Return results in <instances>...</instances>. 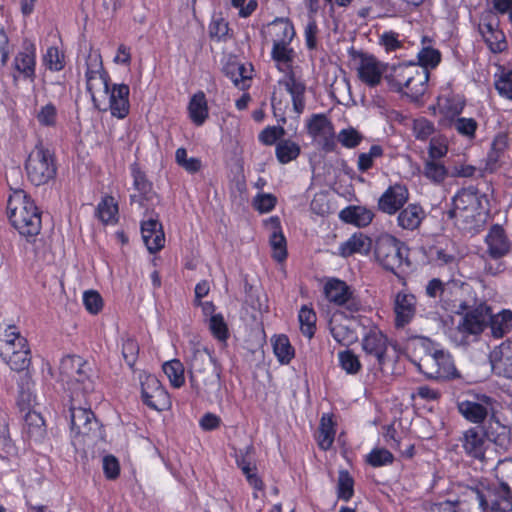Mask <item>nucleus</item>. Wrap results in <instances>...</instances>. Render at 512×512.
Returning <instances> with one entry per match:
<instances>
[{
  "instance_id": "nucleus-1",
  "label": "nucleus",
  "mask_w": 512,
  "mask_h": 512,
  "mask_svg": "<svg viewBox=\"0 0 512 512\" xmlns=\"http://www.w3.org/2000/svg\"><path fill=\"white\" fill-rule=\"evenodd\" d=\"M488 199L475 186L462 188L452 198V207L447 211V217L463 231H472L485 220L488 212Z\"/></svg>"
},
{
  "instance_id": "nucleus-2",
  "label": "nucleus",
  "mask_w": 512,
  "mask_h": 512,
  "mask_svg": "<svg viewBox=\"0 0 512 512\" xmlns=\"http://www.w3.org/2000/svg\"><path fill=\"white\" fill-rule=\"evenodd\" d=\"M7 213L12 226L27 239L41 230V212L34 200L22 189L14 190L7 202Z\"/></svg>"
},
{
  "instance_id": "nucleus-3",
  "label": "nucleus",
  "mask_w": 512,
  "mask_h": 512,
  "mask_svg": "<svg viewBox=\"0 0 512 512\" xmlns=\"http://www.w3.org/2000/svg\"><path fill=\"white\" fill-rule=\"evenodd\" d=\"M386 79L393 91L418 100L426 91L429 70L413 62L400 63L391 67Z\"/></svg>"
},
{
  "instance_id": "nucleus-4",
  "label": "nucleus",
  "mask_w": 512,
  "mask_h": 512,
  "mask_svg": "<svg viewBox=\"0 0 512 512\" xmlns=\"http://www.w3.org/2000/svg\"><path fill=\"white\" fill-rule=\"evenodd\" d=\"M190 382L198 394L210 395L220 390V375L207 349L196 348L190 357Z\"/></svg>"
},
{
  "instance_id": "nucleus-5",
  "label": "nucleus",
  "mask_w": 512,
  "mask_h": 512,
  "mask_svg": "<svg viewBox=\"0 0 512 512\" xmlns=\"http://www.w3.org/2000/svg\"><path fill=\"white\" fill-rule=\"evenodd\" d=\"M94 398L70 399V430L74 438H101L98 420L91 410Z\"/></svg>"
},
{
  "instance_id": "nucleus-6",
  "label": "nucleus",
  "mask_w": 512,
  "mask_h": 512,
  "mask_svg": "<svg viewBox=\"0 0 512 512\" xmlns=\"http://www.w3.org/2000/svg\"><path fill=\"white\" fill-rule=\"evenodd\" d=\"M27 179L35 186L48 184L57 173L54 153L42 143L37 144L25 162Z\"/></svg>"
},
{
  "instance_id": "nucleus-7",
  "label": "nucleus",
  "mask_w": 512,
  "mask_h": 512,
  "mask_svg": "<svg viewBox=\"0 0 512 512\" xmlns=\"http://www.w3.org/2000/svg\"><path fill=\"white\" fill-rule=\"evenodd\" d=\"M5 337L0 341L1 356L12 370L17 372L27 370L31 364L27 340L15 331V327H9Z\"/></svg>"
},
{
  "instance_id": "nucleus-8",
  "label": "nucleus",
  "mask_w": 512,
  "mask_h": 512,
  "mask_svg": "<svg viewBox=\"0 0 512 512\" xmlns=\"http://www.w3.org/2000/svg\"><path fill=\"white\" fill-rule=\"evenodd\" d=\"M375 256L384 269L397 274L404 264L409 265L405 245L391 235H382L376 241Z\"/></svg>"
},
{
  "instance_id": "nucleus-9",
  "label": "nucleus",
  "mask_w": 512,
  "mask_h": 512,
  "mask_svg": "<svg viewBox=\"0 0 512 512\" xmlns=\"http://www.w3.org/2000/svg\"><path fill=\"white\" fill-rule=\"evenodd\" d=\"M491 307L486 302L473 299L471 307L460 314L462 317L455 330L460 334L459 343L466 342L469 336L480 335L488 327Z\"/></svg>"
},
{
  "instance_id": "nucleus-10",
  "label": "nucleus",
  "mask_w": 512,
  "mask_h": 512,
  "mask_svg": "<svg viewBox=\"0 0 512 512\" xmlns=\"http://www.w3.org/2000/svg\"><path fill=\"white\" fill-rule=\"evenodd\" d=\"M86 88L91 95L94 107L100 111H106L107 107L103 105L101 99L96 96V91H103L104 94L109 93V76L103 68L101 55L91 53L86 60Z\"/></svg>"
},
{
  "instance_id": "nucleus-11",
  "label": "nucleus",
  "mask_w": 512,
  "mask_h": 512,
  "mask_svg": "<svg viewBox=\"0 0 512 512\" xmlns=\"http://www.w3.org/2000/svg\"><path fill=\"white\" fill-rule=\"evenodd\" d=\"M471 499L475 500L483 510L491 512L512 511V489L503 485H492L485 490L471 489Z\"/></svg>"
},
{
  "instance_id": "nucleus-12",
  "label": "nucleus",
  "mask_w": 512,
  "mask_h": 512,
  "mask_svg": "<svg viewBox=\"0 0 512 512\" xmlns=\"http://www.w3.org/2000/svg\"><path fill=\"white\" fill-rule=\"evenodd\" d=\"M324 294L329 302L342 307L350 317L362 309V303L354 290L340 279H329L324 285Z\"/></svg>"
},
{
  "instance_id": "nucleus-13",
  "label": "nucleus",
  "mask_w": 512,
  "mask_h": 512,
  "mask_svg": "<svg viewBox=\"0 0 512 512\" xmlns=\"http://www.w3.org/2000/svg\"><path fill=\"white\" fill-rule=\"evenodd\" d=\"M308 134L319 143L326 152H334L337 148L334 125L325 114H314L307 123Z\"/></svg>"
},
{
  "instance_id": "nucleus-14",
  "label": "nucleus",
  "mask_w": 512,
  "mask_h": 512,
  "mask_svg": "<svg viewBox=\"0 0 512 512\" xmlns=\"http://www.w3.org/2000/svg\"><path fill=\"white\" fill-rule=\"evenodd\" d=\"M419 368L429 379L446 380L459 377L450 355L443 351H436L424 358Z\"/></svg>"
},
{
  "instance_id": "nucleus-15",
  "label": "nucleus",
  "mask_w": 512,
  "mask_h": 512,
  "mask_svg": "<svg viewBox=\"0 0 512 512\" xmlns=\"http://www.w3.org/2000/svg\"><path fill=\"white\" fill-rule=\"evenodd\" d=\"M472 288L468 284H458L454 281L448 282L445 295L441 304L447 311L455 314H462L465 309L473 304Z\"/></svg>"
},
{
  "instance_id": "nucleus-16",
  "label": "nucleus",
  "mask_w": 512,
  "mask_h": 512,
  "mask_svg": "<svg viewBox=\"0 0 512 512\" xmlns=\"http://www.w3.org/2000/svg\"><path fill=\"white\" fill-rule=\"evenodd\" d=\"M461 447L465 454L474 460H478L483 465H492L489 458L486 457V438L484 431L481 432L478 427H471L464 432L459 439Z\"/></svg>"
},
{
  "instance_id": "nucleus-17",
  "label": "nucleus",
  "mask_w": 512,
  "mask_h": 512,
  "mask_svg": "<svg viewBox=\"0 0 512 512\" xmlns=\"http://www.w3.org/2000/svg\"><path fill=\"white\" fill-rule=\"evenodd\" d=\"M143 402L150 408L161 411L168 402V396L160 381L154 375L141 377Z\"/></svg>"
},
{
  "instance_id": "nucleus-18",
  "label": "nucleus",
  "mask_w": 512,
  "mask_h": 512,
  "mask_svg": "<svg viewBox=\"0 0 512 512\" xmlns=\"http://www.w3.org/2000/svg\"><path fill=\"white\" fill-rule=\"evenodd\" d=\"M484 42L493 53H500L507 48L505 34L499 29V21L493 16H488L478 26Z\"/></svg>"
},
{
  "instance_id": "nucleus-19",
  "label": "nucleus",
  "mask_w": 512,
  "mask_h": 512,
  "mask_svg": "<svg viewBox=\"0 0 512 512\" xmlns=\"http://www.w3.org/2000/svg\"><path fill=\"white\" fill-rule=\"evenodd\" d=\"M387 348L388 339L381 331L372 330L362 339V349L366 356L373 358L374 365L381 370L386 363Z\"/></svg>"
},
{
  "instance_id": "nucleus-20",
  "label": "nucleus",
  "mask_w": 512,
  "mask_h": 512,
  "mask_svg": "<svg viewBox=\"0 0 512 512\" xmlns=\"http://www.w3.org/2000/svg\"><path fill=\"white\" fill-rule=\"evenodd\" d=\"M135 193L130 195L131 204L138 207H149L159 203V198L152 189V183L149 182L145 174L139 169H133Z\"/></svg>"
},
{
  "instance_id": "nucleus-21",
  "label": "nucleus",
  "mask_w": 512,
  "mask_h": 512,
  "mask_svg": "<svg viewBox=\"0 0 512 512\" xmlns=\"http://www.w3.org/2000/svg\"><path fill=\"white\" fill-rule=\"evenodd\" d=\"M485 438L493 443L497 451L506 453L512 446V432L510 428L503 425L496 417L492 416L483 427Z\"/></svg>"
},
{
  "instance_id": "nucleus-22",
  "label": "nucleus",
  "mask_w": 512,
  "mask_h": 512,
  "mask_svg": "<svg viewBox=\"0 0 512 512\" xmlns=\"http://www.w3.org/2000/svg\"><path fill=\"white\" fill-rule=\"evenodd\" d=\"M493 400L488 396H482L479 402L464 400L457 403L459 413L469 422L481 424L492 410Z\"/></svg>"
},
{
  "instance_id": "nucleus-23",
  "label": "nucleus",
  "mask_w": 512,
  "mask_h": 512,
  "mask_svg": "<svg viewBox=\"0 0 512 512\" xmlns=\"http://www.w3.org/2000/svg\"><path fill=\"white\" fill-rule=\"evenodd\" d=\"M409 199L408 189L401 184L390 186L379 198L380 211L392 215L399 211Z\"/></svg>"
},
{
  "instance_id": "nucleus-24",
  "label": "nucleus",
  "mask_w": 512,
  "mask_h": 512,
  "mask_svg": "<svg viewBox=\"0 0 512 512\" xmlns=\"http://www.w3.org/2000/svg\"><path fill=\"white\" fill-rule=\"evenodd\" d=\"M393 310L395 325L402 328L414 317L416 313V298L413 294L400 291L394 297Z\"/></svg>"
},
{
  "instance_id": "nucleus-25",
  "label": "nucleus",
  "mask_w": 512,
  "mask_h": 512,
  "mask_svg": "<svg viewBox=\"0 0 512 512\" xmlns=\"http://www.w3.org/2000/svg\"><path fill=\"white\" fill-rule=\"evenodd\" d=\"M97 378L96 372L92 366V364H88L87 367L82 371L81 376L75 380V383H72L68 386V390L70 391V399H83V398H94L95 397V379Z\"/></svg>"
},
{
  "instance_id": "nucleus-26",
  "label": "nucleus",
  "mask_w": 512,
  "mask_h": 512,
  "mask_svg": "<svg viewBox=\"0 0 512 512\" xmlns=\"http://www.w3.org/2000/svg\"><path fill=\"white\" fill-rule=\"evenodd\" d=\"M129 86L126 84H114L109 88V105L107 106L104 101L103 105L109 108L111 114L119 119L125 118L129 114Z\"/></svg>"
},
{
  "instance_id": "nucleus-27",
  "label": "nucleus",
  "mask_w": 512,
  "mask_h": 512,
  "mask_svg": "<svg viewBox=\"0 0 512 512\" xmlns=\"http://www.w3.org/2000/svg\"><path fill=\"white\" fill-rule=\"evenodd\" d=\"M487 253L493 259H500L507 255L511 248V243L500 225H493L485 237Z\"/></svg>"
},
{
  "instance_id": "nucleus-28",
  "label": "nucleus",
  "mask_w": 512,
  "mask_h": 512,
  "mask_svg": "<svg viewBox=\"0 0 512 512\" xmlns=\"http://www.w3.org/2000/svg\"><path fill=\"white\" fill-rule=\"evenodd\" d=\"M351 324L352 321L344 317L343 313L334 314L330 320V332L341 345L349 346L357 341V333Z\"/></svg>"
},
{
  "instance_id": "nucleus-29",
  "label": "nucleus",
  "mask_w": 512,
  "mask_h": 512,
  "mask_svg": "<svg viewBox=\"0 0 512 512\" xmlns=\"http://www.w3.org/2000/svg\"><path fill=\"white\" fill-rule=\"evenodd\" d=\"M143 241L150 253H156L164 247L165 235L161 223L150 218L141 224Z\"/></svg>"
},
{
  "instance_id": "nucleus-30",
  "label": "nucleus",
  "mask_w": 512,
  "mask_h": 512,
  "mask_svg": "<svg viewBox=\"0 0 512 512\" xmlns=\"http://www.w3.org/2000/svg\"><path fill=\"white\" fill-rule=\"evenodd\" d=\"M279 85H283L291 95L293 109L299 115L305 108V84L296 78L293 70L286 73L285 77L279 80Z\"/></svg>"
},
{
  "instance_id": "nucleus-31",
  "label": "nucleus",
  "mask_w": 512,
  "mask_h": 512,
  "mask_svg": "<svg viewBox=\"0 0 512 512\" xmlns=\"http://www.w3.org/2000/svg\"><path fill=\"white\" fill-rule=\"evenodd\" d=\"M492 365L499 375L512 379V341L506 340L494 349Z\"/></svg>"
},
{
  "instance_id": "nucleus-32",
  "label": "nucleus",
  "mask_w": 512,
  "mask_h": 512,
  "mask_svg": "<svg viewBox=\"0 0 512 512\" xmlns=\"http://www.w3.org/2000/svg\"><path fill=\"white\" fill-rule=\"evenodd\" d=\"M89 364L80 356L68 355L62 358L59 366L61 381L68 386L75 383V380L81 376L82 371Z\"/></svg>"
},
{
  "instance_id": "nucleus-33",
  "label": "nucleus",
  "mask_w": 512,
  "mask_h": 512,
  "mask_svg": "<svg viewBox=\"0 0 512 512\" xmlns=\"http://www.w3.org/2000/svg\"><path fill=\"white\" fill-rule=\"evenodd\" d=\"M36 48L34 44H27L23 47L14 59V68L31 81L35 78Z\"/></svg>"
},
{
  "instance_id": "nucleus-34",
  "label": "nucleus",
  "mask_w": 512,
  "mask_h": 512,
  "mask_svg": "<svg viewBox=\"0 0 512 512\" xmlns=\"http://www.w3.org/2000/svg\"><path fill=\"white\" fill-rule=\"evenodd\" d=\"M358 75L367 85L375 86L381 81L382 70L374 57L363 56L358 67Z\"/></svg>"
},
{
  "instance_id": "nucleus-35",
  "label": "nucleus",
  "mask_w": 512,
  "mask_h": 512,
  "mask_svg": "<svg viewBox=\"0 0 512 512\" xmlns=\"http://www.w3.org/2000/svg\"><path fill=\"white\" fill-rule=\"evenodd\" d=\"M372 246V240L363 233L353 234L339 247V254L342 257H349L355 253L367 254Z\"/></svg>"
},
{
  "instance_id": "nucleus-36",
  "label": "nucleus",
  "mask_w": 512,
  "mask_h": 512,
  "mask_svg": "<svg viewBox=\"0 0 512 512\" xmlns=\"http://www.w3.org/2000/svg\"><path fill=\"white\" fill-rule=\"evenodd\" d=\"M508 148V136L505 133H499L495 136L491 150L486 158L485 170L494 172L500 167L501 159Z\"/></svg>"
},
{
  "instance_id": "nucleus-37",
  "label": "nucleus",
  "mask_w": 512,
  "mask_h": 512,
  "mask_svg": "<svg viewBox=\"0 0 512 512\" xmlns=\"http://www.w3.org/2000/svg\"><path fill=\"white\" fill-rule=\"evenodd\" d=\"M339 217L346 223L366 227L372 222L374 214L362 206H349L340 212Z\"/></svg>"
},
{
  "instance_id": "nucleus-38",
  "label": "nucleus",
  "mask_w": 512,
  "mask_h": 512,
  "mask_svg": "<svg viewBox=\"0 0 512 512\" xmlns=\"http://www.w3.org/2000/svg\"><path fill=\"white\" fill-rule=\"evenodd\" d=\"M425 218V211L420 205L409 204L400 211L397 217L398 225L406 230L417 229Z\"/></svg>"
},
{
  "instance_id": "nucleus-39",
  "label": "nucleus",
  "mask_w": 512,
  "mask_h": 512,
  "mask_svg": "<svg viewBox=\"0 0 512 512\" xmlns=\"http://www.w3.org/2000/svg\"><path fill=\"white\" fill-rule=\"evenodd\" d=\"M488 326L491 329V334L494 338H502L510 332L512 328V312L510 310H502L497 314H492L488 319Z\"/></svg>"
},
{
  "instance_id": "nucleus-40",
  "label": "nucleus",
  "mask_w": 512,
  "mask_h": 512,
  "mask_svg": "<svg viewBox=\"0 0 512 512\" xmlns=\"http://www.w3.org/2000/svg\"><path fill=\"white\" fill-rule=\"evenodd\" d=\"M191 120L196 125H202L208 117V107L205 94L198 92L193 95L188 106Z\"/></svg>"
},
{
  "instance_id": "nucleus-41",
  "label": "nucleus",
  "mask_w": 512,
  "mask_h": 512,
  "mask_svg": "<svg viewBox=\"0 0 512 512\" xmlns=\"http://www.w3.org/2000/svg\"><path fill=\"white\" fill-rule=\"evenodd\" d=\"M223 72L238 88L243 90L248 87L247 82L251 79V76L248 75L247 68L243 64L229 62L224 66Z\"/></svg>"
},
{
  "instance_id": "nucleus-42",
  "label": "nucleus",
  "mask_w": 512,
  "mask_h": 512,
  "mask_svg": "<svg viewBox=\"0 0 512 512\" xmlns=\"http://www.w3.org/2000/svg\"><path fill=\"white\" fill-rule=\"evenodd\" d=\"M24 431L29 438L41 439L45 434V424L42 416L35 411H28L24 420Z\"/></svg>"
},
{
  "instance_id": "nucleus-43",
  "label": "nucleus",
  "mask_w": 512,
  "mask_h": 512,
  "mask_svg": "<svg viewBox=\"0 0 512 512\" xmlns=\"http://www.w3.org/2000/svg\"><path fill=\"white\" fill-rule=\"evenodd\" d=\"M276 157L281 164H287L295 160L301 152L300 146L290 140L282 139L276 144Z\"/></svg>"
},
{
  "instance_id": "nucleus-44",
  "label": "nucleus",
  "mask_w": 512,
  "mask_h": 512,
  "mask_svg": "<svg viewBox=\"0 0 512 512\" xmlns=\"http://www.w3.org/2000/svg\"><path fill=\"white\" fill-rule=\"evenodd\" d=\"M275 39L273 42L290 44L295 36V30L293 24L284 18H278L271 24Z\"/></svg>"
},
{
  "instance_id": "nucleus-45",
  "label": "nucleus",
  "mask_w": 512,
  "mask_h": 512,
  "mask_svg": "<svg viewBox=\"0 0 512 512\" xmlns=\"http://www.w3.org/2000/svg\"><path fill=\"white\" fill-rule=\"evenodd\" d=\"M335 437V428L332 418L330 416H322L320 425L318 428V445L322 450H328Z\"/></svg>"
},
{
  "instance_id": "nucleus-46",
  "label": "nucleus",
  "mask_w": 512,
  "mask_h": 512,
  "mask_svg": "<svg viewBox=\"0 0 512 512\" xmlns=\"http://www.w3.org/2000/svg\"><path fill=\"white\" fill-rule=\"evenodd\" d=\"M271 222L274 224L275 231L270 236V245L273 249V258L282 262L287 257L286 239L279 229V219L271 218Z\"/></svg>"
},
{
  "instance_id": "nucleus-47",
  "label": "nucleus",
  "mask_w": 512,
  "mask_h": 512,
  "mask_svg": "<svg viewBox=\"0 0 512 512\" xmlns=\"http://www.w3.org/2000/svg\"><path fill=\"white\" fill-rule=\"evenodd\" d=\"M294 51L289 47V44H282L273 42L271 57L278 63V69L284 71L280 65L285 66L287 72L292 70L291 63L293 61Z\"/></svg>"
},
{
  "instance_id": "nucleus-48",
  "label": "nucleus",
  "mask_w": 512,
  "mask_h": 512,
  "mask_svg": "<svg viewBox=\"0 0 512 512\" xmlns=\"http://www.w3.org/2000/svg\"><path fill=\"white\" fill-rule=\"evenodd\" d=\"M163 371L173 387L180 388L185 383L184 366L179 360L165 362Z\"/></svg>"
},
{
  "instance_id": "nucleus-49",
  "label": "nucleus",
  "mask_w": 512,
  "mask_h": 512,
  "mask_svg": "<svg viewBox=\"0 0 512 512\" xmlns=\"http://www.w3.org/2000/svg\"><path fill=\"white\" fill-rule=\"evenodd\" d=\"M423 175L434 183H442L447 177L448 171L441 161L424 160Z\"/></svg>"
},
{
  "instance_id": "nucleus-50",
  "label": "nucleus",
  "mask_w": 512,
  "mask_h": 512,
  "mask_svg": "<svg viewBox=\"0 0 512 512\" xmlns=\"http://www.w3.org/2000/svg\"><path fill=\"white\" fill-rule=\"evenodd\" d=\"M384 154L383 147L381 145H372L368 152H362L358 155L357 169L364 173L370 170L374 166L376 159L381 158Z\"/></svg>"
},
{
  "instance_id": "nucleus-51",
  "label": "nucleus",
  "mask_w": 512,
  "mask_h": 512,
  "mask_svg": "<svg viewBox=\"0 0 512 512\" xmlns=\"http://www.w3.org/2000/svg\"><path fill=\"white\" fill-rule=\"evenodd\" d=\"M336 140L347 149L358 147L364 140V135L354 127L342 129L337 135Z\"/></svg>"
},
{
  "instance_id": "nucleus-52",
  "label": "nucleus",
  "mask_w": 512,
  "mask_h": 512,
  "mask_svg": "<svg viewBox=\"0 0 512 512\" xmlns=\"http://www.w3.org/2000/svg\"><path fill=\"white\" fill-rule=\"evenodd\" d=\"M298 318L301 332L309 339L312 338L316 329V313L313 309L303 306L299 311Z\"/></svg>"
},
{
  "instance_id": "nucleus-53",
  "label": "nucleus",
  "mask_w": 512,
  "mask_h": 512,
  "mask_svg": "<svg viewBox=\"0 0 512 512\" xmlns=\"http://www.w3.org/2000/svg\"><path fill=\"white\" fill-rule=\"evenodd\" d=\"M118 213L113 197H105L98 205L97 214L104 224L114 223Z\"/></svg>"
},
{
  "instance_id": "nucleus-54",
  "label": "nucleus",
  "mask_w": 512,
  "mask_h": 512,
  "mask_svg": "<svg viewBox=\"0 0 512 512\" xmlns=\"http://www.w3.org/2000/svg\"><path fill=\"white\" fill-rule=\"evenodd\" d=\"M273 349L276 357L283 364H288L294 356V349L288 338L284 335L276 338Z\"/></svg>"
},
{
  "instance_id": "nucleus-55",
  "label": "nucleus",
  "mask_w": 512,
  "mask_h": 512,
  "mask_svg": "<svg viewBox=\"0 0 512 512\" xmlns=\"http://www.w3.org/2000/svg\"><path fill=\"white\" fill-rule=\"evenodd\" d=\"M338 497L344 501L352 498L354 493V480L346 470H341L338 476L337 484Z\"/></svg>"
},
{
  "instance_id": "nucleus-56",
  "label": "nucleus",
  "mask_w": 512,
  "mask_h": 512,
  "mask_svg": "<svg viewBox=\"0 0 512 512\" xmlns=\"http://www.w3.org/2000/svg\"><path fill=\"white\" fill-rule=\"evenodd\" d=\"M494 471L498 484L512 489V459L498 460Z\"/></svg>"
},
{
  "instance_id": "nucleus-57",
  "label": "nucleus",
  "mask_w": 512,
  "mask_h": 512,
  "mask_svg": "<svg viewBox=\"0 0 512 512\" xmlns=\"http://www.w3.org/2000/svg\"><path fill=\"white\" fill-rule=\"evenodd\" d=\"M44 65L52 71H60L64 68V54L57 47H49L43 56Z\"/></svg>"
},
{
  "instance_id": "nucleus-58",
  "label": "nucleus",
  "mask_w": 512,
  "mask_h": 512,
  "mask_svg": "<svg viewBox=\"0 0 512 512\" xmlns=\"http://www.w3.org/2000/svg\"><path fill=\"white\" fill-rule=\"evenodd\" d=\"M413 133L416 139L425 141L435 132L434 124L426 118H418L413 121Z\"/></svg>"
},
{
  "instance_id": "nucleus-59",
  "label": "nucleus",
  "mask_w": 512,
  "mask_h": 512,
  "mask_svg": "<svg viewBox=\"0 0 512 512\" xmlns=\"http://www.w3.org/2000/svg\"><path fill=\"white\" fill-rule=\"evenodd\" d=\"M448 152L447 142L442 137H432L426 160L440 161Z\"/></svg>"
},
{
  "instance_id": "nucleus-60",
  "label": "nucleus",
  "mask_w": 512,
  "mask_h": 512,
  "mask_svg": "<svg viewBox=\"0 0 512 512\" xmlns=\"http://www.w3.org/2000/svg\"><path fill=\"white\" fill-rule=\"evenodd\" d=\"M175 159L179 166L190 173H195L201 168V161L195 157L188 158L185 148H178L176 150Z\"/></svg>"
},
{
  "instance_id": "nucleus-61",
  "label": "nucleus",
  "mask_w": 512,
  "mask_h": 512,
  "mask_svg": "<svg viewBox=\"0 0 512 512\" xmlns=\"http://www.w3.org/2000/svg\"><path fill=\"white\" fill-rule=\"evenodd\" d=\"M441 59V54L438 50L425 47L418 53L419 66L428 68H435Z\"/></svg>"
},
{
  "instance_id": "nucleus-62",
  "label": "nucleus",
  "mask_w": 512,
  "mask_h": 512,
  "mask_svg": "<svg viewBox=\"0 0 512 512\" xmlns=\"http://www.w3.org/2000/svg\"><path fill=\"white\" fill-rule=\"evenodd\" d=\"M339 361L341 367L349 374H356L361 364L358 357L350 350L339 352Z\"/></svg>"
},
{
  "instance_id": "nucleus-63",
  "label": "nucleus",
  "mask_w": 512,
  "mask_h": 512,
  "mask_svg": "<svg viewBox=\"0 0 512 512\" xmlns=\"http://www.w3.org/2000/svg\"><path fill=\"white\" fill-rule=\"evenodd\" d=\"M495 88L502 97L512 100V70L501 73L495 81Z\"/></svg>"
},
{
  "instance_id": "nucleus-64",
  "label": "nucleus",
  "mask_w": 512,
  "mask_h": 512,
  "mask_svg": "<svg viewBox=\"0 0 512 512\" xmlns=\"http://www.w3.org/2000/svg\"><path fill=\"white\" fill-rule=\"evenodd\" d=\"M393 460V454L386 449H374L367 456V462L373 467L391 464Z\"/></svg>"
}]
</instances>
